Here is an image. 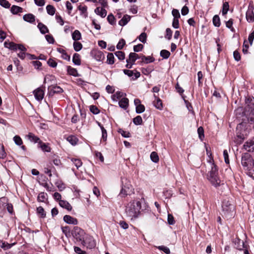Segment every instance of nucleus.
Returning <instances> with one entry per match:
<instances>
[{
  "label": "nucleus",
  "mask_w": 254,
  "mask_h": 254,
  "mask_svg": "<svg viewBox=\"0 0 254 254\" xmlns=\"http://www.w3.org/2000/svg\"><path fill=\"white\" fill-rule=\"evenodd\" d=\"M141 203L140 201L133 200L130 201L126 206L125 212L127 216L131 218H136L140 213Z\"/></svg>",
  "instance_id": "1"
},
{
  "label": "nucleus",
  "mask_w": 254,
  "mask_h": 254,
  "mask_svg": "<svg viewBox=\"0 0 254 254\" xmlns=\"http://www.w3.org/2000/svg\"><path fill=\"white\" fill-rule=\"evenodd\" d=\"M207 179L215 187L220 185L221 180L218 176V168L214 163L213 161L211 162V170L208 172Z\"/></svg>",
  "instance_id": "2"
},
{
  "label": "nucleus",
  "mask_w": 254,
  "mask_h": 254,
  "mask_svg": "<svg viewBox=\"0 0 254 254\" xmlns=\"http://www.w3.org/2000/svg\"><path fill=\"white\" fill-rule=\"evenodd\" d=\"M222 211L227 217H231L234 214V206L229 201L224 200L222 204Z\"/></svg>",
  "instance_id": "3"
},
{
  "label": "nucleus",
  "mask_w": 254,
  "mask_h": 254,
  "mask_svg": "<svg viewBox=\"0 0 254 254\" xmlns=\"http://www.w3.org/2000/svg\"><path fill=\"white\" fill-rule=\"evenodd\" d=\"M253 161L251 155L248 153L242 154L241 158V164L245 170H250L252 168L253 165L252 162Z\"/></svg>",
  "instance_id": "4"
},
{
  "label": "nucleus",
  "mask_w": 254,
  "mask_h": 254,
  "mask_svg": "<svg viewBox=\"0 0 254 254\" xmlns=\"http://www.w3.org/2000/svg\"><path fill=\"white\" fill-rule=\"evenodd\" d=\"M122 187L121 190L120 195L122 197H125L127 195H129L132 192V187L130 183L125 179L124 180L122 179Z\"/></svg>",
  "instance_id": "5"
},
{
  "label": "nucleus",
  "mask_w": 254,
  "mask_h": 254,
  "mask_svg": "<svg viewBox=\"0 0 254 254\" xmlns=\"http://www.w3.org/2000/svg\"><path fill=\"white\" fill-rule=\"evenodd\" d=\"M71 235L76 241L81 242L86 234L83 230L77 226H74L71 231Z\"/></svg>",
  "instance_id": "6"
},
{
  "label": "nucleus",
  "mask_w": 254,
  "mask_h": 254,
  "mask_svg": "<svg viewBox=\"0 0 254 254\" xmlns=\"http://www.w3.org/2000/svg\"><path fill=\"white\" fill-rule=\"evenodd\" d=\"M81 244L88 249H93L96 247V243L93 237L86 235L82 242Z\"/></svg>",
  "instance_id": "7"
},
{
  "label": "nucleus",
  "mask_w": 254,
  "mask_h": 254,
  "mask_svg": "<svg viewBox=\"0 0 254 254\" xmlns=\"http://www.w3.org/2000/svg\"><path fill=\"white\" fill-rule=\"evenodd\" d=\"M246 112H250L249 115H252V111L254 110V98L253 97H247L245 100Z\"/></svg>",
  "instance_id": "8"
},
{
  "label": "nucleus",
  "mask_w": 254,
  "mask_h": 254,
  "mask_svg": "<svg viewBox=\"0 0 254 254\" xmlns=\"http://www.w3.org/2000/svg\"><path fill=\"white\" fill-rule=\"evenodd\" d=\"M244 148L248 152L254 151V139L247 141L244 145Z\"/></svg>",
  "instance_id": "9"
},
{
  "label": "nucleus",
  "mask_w": 254,
  "mask_h": 254,
  "mask_svg": "<svg viewBox=\"0 0 254 254\" xmlns=\"http://www.w3.org/2000/svg\"><path fill=\"white\" fill-rule=\"evenodd\" d=\"M254 8L253 6H249L246 12V19L249 22L254 21Z\"/></svg>",
  "instance_id": "10"
},
{
  "label": "nucleus",
  "mask_w": 254,
  "mask_h": 254,
  "mask_svg": "<svg viewBox=\"0 0 254 254\" xmlns=\"http://www.w3.org/2000/svg\"><path fill=\"white\" fill-rule=\"evenodd\" d=\"M33 93L36 99L38 101H41L44 98V92L41 88L35 89Z\"/></svg>",
  "instance_id": "11"
},
{
  "label": "nucleus",
  "mask_w": 254,
  "mask_h": 254,
  "mask_svg": "<svg viewBox=\"0 0 254 254\" xmlns=\"http://www.w3.org/2000/svg\"><path fill=\"white\" fill-rule=\"evenodd\" d=\"M63 219L65 223L69 224L76 225L78 224L77 219L70 215H65L64 216Z\"/></svg>",
  "instance_id": "12"
},
{
  "label": "nucleus",
  "mask_w": 254,
  "mask_h": 254,
  "mask_svg": "<svg viewBox=\"0 0 254 254\" xmlns=\"http://www.w3.org/2000/svg\"><path fill=\"white\" fill-rule=\"evenodd\" d=\"M234 246L235 248L239 250H242L243 249L246 248L244 241L239 238H237L235 240Z\"/></svg>",
  "instance_id": "13"
},
{
  "label": "nucleus",
  "mask_w": 254,
  "mask_h": 254,
  "mask_svg": "<svg viewBox=\"0 0 254 254\" xmlns=\"http://www.w3.org/2000/svg\"><path fill=\"white\" fill-rule=\"evenodd\" d=\"M139 59H140V55L139 56L135 53H130L128 59L127 60L126 62L127 63H132V64H134L135 61Z\"/></svg>",
  "instance_id": "14"
},
{
  "label": "nucleus",
  "mask_w": 254,
  "mask_h": 254,
  "mask_svg": "<svg viewBox=\"0 0 254 254\" xmlns=\"http://www.w3.org/2000/svg\"><path fill=\"white\" fill-rule=\"evenodd\" d=\"M38 146L39 148H40L42 150L45 152H51V148L49 146V144L43 142L42 141H39V144H38Z\"/></svg>",
  "instance_id": "15"
},
{
  "label": "nucleus",
  "mask_w": 254,
  "mask_h": 254,
  "mask_svg": "<svg viewBox=\"0 0 254 254\" xmlns=\"http://www.w3.org/2000/svg\"><path fill=\"white\" fill-rule=\"evenodd\" d=\"M50 95H53L55 93H60L63 92V89L58 86H54L49 88Z\"/></svg>",
  "instance_id": "16"
},
{
  "label": "nucleus",
  "mask_w": 254,
  "mask_h": 254,
  "mask_svg": "<svg viewBox=\"0 0 254 254\" xmlns=\"http://www.w3.org/2000/svg\"><path fill=\"white\" fill-rule=\"evenodd\" d=\"M154 97L155 98V100L154 101V105L155 107L160 110H161L163 108V105L161 100L158 98L155 94H154Z\"/></svg>",
  "instance_id": "17"
},
{
  "label": "nucleus",
  "mask_w": 254,
  "mask_h": 254,
  "mask_svg": "<svg viewBox=\"0 0 254 254\" xmlns=\"http://www.w3.org/2000/svg\"><path fill=\"white\" fill-rule=\"evenodd\" d=\"M140 59H141V63H144L145 64H149L150 63H152L155 61V59L151 56H147L146 57L143 54L140 55Z\"/></svg>",
  "instance_id": "18"
},
{
  "label": "nucleus",
  "mask_w": 254,
  "mask_h": 254,
  "mask_svg": "<svg viewBox=\"0 0 254 254\" xmlns=\"http://www.w3.org/2000/svg\"><path fill=\"white\" fill-rule=\"evenodd\" d=\"M23 19L24 21L31 23H33L35 21V16L31 13H28L24 15L23 16Z\"/></svg>",
  "instance_id": "19"
},
{
  "label": "nucleus",
  "mask_w": 254,
  "mask_h": 254,
  "mask_svg": "<svg viewBox=\"0 0 254 254\" xmlns=\"http://www.w3.org/2000/svg\"><path fill=\"white\" fill-rule=\"evenodd\" d=\"M67 73L70 75H72L75 77L79 76L80 75L78 73L76 69L70 66H66Z\"/></svg>",
  "instance_id": "20"
},
{
  "label": "nucleus",
  "mask_w": 254,
  "mask_h": 254,
  "mask_svg": "<svg viewBox=\"0 0 254 254\" xmlns=\"http://www.w3.org/2000/svg\"><path fill=\"white\" fill-rule=\"evenodd\" d=\"M94 12L98 15H100L101 17L104 18L107 15V11L105 9L103 8H100L99 7H97Z\"/></svg>",
  "instance_id": "21"
},
{
  "label": "nucleus",
  "mask_w": 254,
  "mask_h": 254,
  "mask_svg": "<svg viewBox=\"0 0 254 254\" xmlns=\"http://www.w3.org/2000/svg\"><path fill=\"white\" fill-rule=\"evenodd\" d=\"M59 205L61 207L67 209V210H71L72 209L71 205L65 200H60Z\"/></svg>",
  "instance_id": "22"
},
{
  "label": "nucleus",
  "mask_w": 254,
  "mask_h": 254,
  "mask_svg": "<svg viewBox=\"0 0 254 254\" xmlns=\"http://www.w3.org/2000/svg\"><path fill=\"white\" fill-rule=\"evenodd\" d=\"M57 51L60 53L62 54V58L66 61H69L70 60V57L67 55L64 50L62 48H58L57 49Z\"/></svg>",
  "instance_id": "23"
},
{
  "label": "nucleus",
  "mask_w": 254,
  "mask_h": 254,
  "mask_svg": "<svg viewBox=\"0 0 254 254\" xmlns=\"http://www.w3.org/2000/svg\"><path fill=\"white\" fill-rule=\"evenodd\" d=\"M130 16L127 14L125 15L119 21V24L122 26L126 25L130 19Z\"/></svg>",
  "instance_id": "24"
},
{
  "label": "nucleus",
  "mask_w": 254,
  "mask_h": 254,
  "mask_svg": "<svg viewBox=\"0 0 254 254\" xmlns=\"http://www.w3.org/2000/svg\"><path fill=\"white\" fill-rule=\"evenodd\" d=\"M119 105L121 108L126 109L128 106V99L127 98H122L119 102Z\"/></svg>",
  "instance_id": "25"
},
{
  "label": "nucleus",
  "mask_w": 254,
  "mask_h": 254,
  "mask_svg": "<svg viewBox=\"0 0 254 254\" xmlns=\"http://www.w3.org/2000/svg\"><path fill=\"white\" fill-rule=\"evenodd\" d=\"M27 137L30 141L33 142L34 143H38V144H39V141H41L38 136L35 135L31 132H29L28 133L27 135Z\"/></svg>",
  "instance_id": "26"
},
{
  "label": "nucleus",
  "mask_w": 254,
  "mask_h": 254,
  "mask_svg": "<svg viewBox=\"0 0 254 254\" xmlns=\"http://www.w3.org/2000/svg\"><path fill=\"white\" fill-rule=\"evenodd\" d=\"M94 58L97 61H102L104 59L105 56L102 52L98 51L94 53Z\"/></svg>",
  "instance_id": "27"
},
{
  "label": "nucleus",
  "mask_w": 254,
  "mask_h": 254,
  "mask_svg": "<svg viewBox=\"0 0 254 254\" xmlns=\"http://www.w3.org/2000/svg\"><path fill=\"white\" fill-rule=\"evenodd\" d=\"M37 27L39 29L40 32L42 34H45L47 33H49V30L47 27L42 23H39Z\"/></svg>",
  "instance_id": "28"
},
{
  "label": "nucleus",
  "mask_w": 254,
  "mask_h": 254,
  "mask_svg": "<svg viewBox=\"0 0 254 254\" xmlns=\"http://www.w3.org/2000/svg\"><path fill=\"white\" fill-rule=\"evenodd\" d=\"M72 38L75 41H78L81 39V34L79 30H75L72 33Z\"/></svg>",
  "instance_id": "29"
},
{
  "label": "nucleus",
  "mask_w": 254,
  "mask_h": 254,
  "mask_svg": "<svg viewBox=\"0 0 254 254\" xmlns=\"http://www.w3.org/2000/svg\"><path fill=\"white\" fill-rule=\"evenodd\" d=\"M78 8L79 10L80 11V15H83V16L85 18L86 17H87V15H88V13L87 12V7L86 6H85V5L82 6L81 5H80L78 6Z\"/></svg>",
  "instance_id": "30"
},
{
  "label": "nucleus",
  "mask_w": 254,
  "mask_h": 254,
  "mask_svg": "<svg viewBox=\"0 0 254 254\" xmlns=\"http://www.w3.org/2000/svg\"><path fill=\"white\" fill-rule=\"evenodd\" d=\"M72 62L77 65H79L81 64V60L80 55L78 54L75 53L73 54L72 58Z\"/></svg>",
  "instance_id": "31"
},
{
  "label": "nucleus",
  "mask_w": 254,
  "mask_h": 254,
  "mask_svg": "<svg viewBox=\"0 0 254 254\" xmlns=\"http://www.w3.org/2000/svg\"><path fill=\"white\" fill-rule=\"evenodd\" d=\"M10 11L12 14H16L18 13L21 12L22 11V8L20 6L13 5L10 8Z\"/></svg>",
  "instance_id": "32"
},
{
  "label": "nucleus",
  "mask_w": 254,
  "mask_h": 254,
  "mask_svg": "<svg viewBox=\"0 0 254 254\" xmlns=\"http://www.w3.org/2000/svg\"><path fill=\"white\" fill-rule=\"evenodd\" d=\"M98 126L100 127L102 130V139L105 141L107 140V132L106 129L101 125V123L98 122Z\"/></svg>",
  "instance_id": "33"
},
{
  "label": "nucleus",
  "mask_w": 254,
  "mask_h": 254,
  "mask_svg": "<svg viewBox=\"0 0 254 254\" xmlns=\"http://www.w3.org/2000/svg\"><path fill=\"white\" fill-rule=\"evenodd\" d=\"M4 45L5 48H7L10 50H16V46H17V44H15L13 42H8V43L7 42H4Z\"/></svg>",
  "instance_id": "34"
},
{
  "label": "nucleus",
  "mask_w": 254,
  "mask_h": 254,
  "mask_svg": "<svg viewBox=\"0 0 254 254\" xmlns=\"http://www.w3.org/2000/svg\"><path fill=\"white\" fill-rule=\"evenodd\" d=\"M46 10L48 14L53 16L55 14L56 10L54 6L49 4L46 6Z\"/></svg>",
  "instance_id": "35"
},
{
  "label": "nucleus",
  "mask_w": 254,
  "mask_h": 254,
  "mask_svg": "<svg viewBox=\"0 0 254 254\" xmlns=\"http://www.w3.org/2000/svg\"><path fill=\"white\" fill-rule=\"evenodd\" d=\"M67 140L72 145H74L77 144L78 139L74 135H70L67 138Z\"/></svg>",
  "instance_id": "36"
},
{
  "label": "nucleus",
  "mask_w": 254,
  "mask_h": 254,
  "mask_svg": "<svg viewBox=\"0 0 254 254\" xmlns=\"http://www.w3.org/2000/svg\"><path fill=\"white\" fill-rule=\"evenodd\" d=\"M47 199V194L44 192H40L38 196L37 199L40 202H45V200Z\"/></svg>",
  "instance_id": "37"
},
{
  "label": "nucleus",
  "mask_w": 254,
  "mask_h": 254,
  "mask_svg": "<svg viewBox=\"0 0 254 254\" xmlns=\"http://www.w3.org/2000/svg\"><path fill=\"white\" fill-rule=\"evenodd\" d=\"M73 46L74 50L76 52L80 51L83 47L82 44L80 42L77 41L74 42Z\"/></svg>",
  "instance_id": "38"
},
{
  "label": "nucleus",
  "mask_w": 254,
  "mask_h": 254,
  "mask_svg": "<svg viewBox=\"0 0 254 254\" xmlns=\"http://www.w3.org/2000/svg\"><path fill=\"white\" fill-rule=\"evenodd\" d=\"M150 159L154 163H157L159 161V156L156 152H152L150 154Z\"/></svg>",
  "instance_id": "39"
},
{
  "label": "nucleus",
  "mask_w": 254,
  "mask_h": 254,
  "mask_svg": "<svg viewBox=\"0 0 254 254\" xmlns=\"http://www.w3.org/2000/svg\"><path fill=\"white\" fill-rule=\"evenodd\" d=\"M213 23L216 27H219L220 26V20L218 15H215L213 16Z\"/></svg>",
  "instance_id": "40"
},
{
  "label": "nucleus",
  "mask_w": 254,
  "mask_h": 254,
  "mask_svg": "<svg viewBox=\"0 0 254 254\" xmlns=\"http://www.w3.org/2000/svg\"><path fill=\"white\" fill-rule=\"evenodd\" d=\"M114 56L113 53H109L107 55V63L109 64H113L114 63Z\"/></svg>",
  "instance_id": "41"
},
{
  "label": "nucleus",
  "mask_w": 254,
  "mask_h": 254,
  "mask_svg": "<svg viewBox=\"0 0 254 254\" xmlns=\"http://www.w3.org/2000/svg\"><path fill=\"white\" fill-rule=\"evenodd\" d=\"M170 55V52L166 50H162L160 52V56L165 59H168Z\"/></svg>",
  "instance_id": "42"
},
{
  "label": "nucleus",
  "mask_w": 254,
  "mask_h": 254,
  "mask_svg": "<svg viewBox=\"0 0 254 254\" xmlns=\"http://www.w3.org/2000/svg\"><path fill=\"white\" fill-rule=\"evenodd\" d=\"M229 9V5L228 2H225L223 4L222 13L223 15L226 14Z\"/></svg>",
  "instance_id": "43"
},
{
  "label": "nucleus",
  "mask_w": 254,
  "mask_h": 254,
  "mask_svg": "<svg viewBox=\"0 0 254 254\" xmlns=\"http://www.w3.org/2000/svg\"><path fill=\"white\" fill-rule=\"evenodd\" d=\"M133 123L135 125H140L142 123V119L141 116H137L133 119Z\"/></svg>",
  "instance_id": "44"
},
{
  "label": "nucleus",
  "mask_w": 254,
  "mask_h": 254,
  "mask_svg": "<svg viewBox=\"0 0 254 254\" xmlns=\"http://www.w3.org/2000/svg\"><path fill=\"white\" fill-rule=\"evenodd\" d=\"M13 140L15 143L18 146H20L22 144L23 141L21 137L18 135H15L13 137Z\"/></svg>",
  "instance_id": "45"
},
{
  "label": "nucleus",
  "mask_w": 254,
  "mask_h": 254,
  "mask_svg": "<svg viewBox=\"0 0 254 254\" xmlns=\"http://www.w3.org/2000/svg\"><path fill=\"white\" fill-rule=\"evenodd\" d=\"M147 34L145 32L142 33L138 37L139 40L143 43L146 42Z\"/></svg>",
  "instance_id": "46"
},
{
  "label": "nucleus",
  "mask_w": 254,
  "mask_h": 254,
  "mask_svg": "<svg viewBox=\"0 0 254 254\" xmlns=\"http://www.w3.org/2000/svg\"><path fill=\"white\" fill-rule=\"evenodd\" d=\"M233 24V20L232 19H230L228 21H227L226 22V26L228 28L230 29L231 31L234 32L235 31L234 28L232 26Z\"/></svg>",
  "instance_id": "47"
},
{
  "label": "nucleus",
  "mask_w": 254,
  "mask_h": 254,
  "mask_svg": "<svg viewBox=\"0 0 254 254\" xmlns=\"http://www.w3.org/2000/svg\"><path fill=\"white\" fill-rule=\"evenodd\" d=\"M90 111L94 115L98 114L100 113V110L96 106L94 105L90 106Z\"/></svg>",
  "instance_id": "48"
},
{
  "label": "nucleus",
  "mask_w": 254,
  "mask_h": 254,
  "mask_svg": "<svg viewBox=\"0 0 254 254\" xmlns=\"http://www.w3.org/2000/svg\"><path fill=\"white\" fill-rule=\"evenodd\" d=\"M115 55L120 60H123L125 58V53L122 51H117L115 53Z\"/></svg>",
  "instance_id": "49"
},
{
  "label": "nucleus",
  "mask_w": 254,
  "mask_h": 254,
  "mask_svg": "<svg viewBox=\"0 0 254 254\" xmlns=\"http://www.w3.org/2000/svg\"><path fill=\"white\" fill-rule=\"evenodd\" d=\"M145 111V107L143 105L140 104L138 106L136 107L135 111L137 114H141Z\"/></svg>",
  "instance_id": "50"
},
{
  "label": "nucleus",
  "mask_w": 254,
  "mask_h": 254,
  "mask_svg": "<svg viewBox=\"0 0 254 254\" xmlns=\"http://www.w3.org/2000/svg\"><path fill=\"white\" fill-rule=\"evenodd\" d=\"M37 212L38 214L41 215V217L42 218H44L46 217V213H45L44 209L42 206L37 207Z\"/></svg>",
  "instance_id": "51"
},
{
  "label": "nucleus",
  "mask_w": 254,
  "mask_h": 254,
  "mask_svg": "<svg viewBox=\"0 0 254 254\" xmlns=\"http://www.w3.org/2000/svg\"><path fill=\"white\" fill-rule=\"evenodd\" d=\"M118 132L124 137L127 138L130 136V133L128 131H125L123 129L120 128Z\"/></svg>",
  "instance_id": "52"
},
{
  "label": "nucleus",
  "mask_w": 254,
  "mask_h": 254,
  "mask_svg": "<svg viewBox=\"0 0 254 254\" xmlns=\"http://www.w3.org/2000/svg\"><path fill=\"white\" fill-rule=\"evenodd\" d=\"M157 248L160 251H163L166 254H170V249L166 246H160L157 247Z\"/></svg>",
  "instance_id": "53"
},
{
  "label": "nucleus",
  "mask_w": 254,
  "mask_h": 254,
  "mask_svg": "<svg viewBox=\"0 0 254 254\" xmlns=\"http://www.w3.org/2000/svg\"><path fill=\"white\" fill-rule=\"evenodd\" d=\"M71 161L76 167L77 169H78L82 165V163L80 159L72 158Z\"/></svg>",
  "instance_id": "54"
},
{
  "label": "nucleus",
  "mask_w": 254,
  "mask_h": 254,
  "mask_svg": "<svg viewBox=\"0 0 254 254\" xmlns=\"http://www.w3.org/2000/svg\"><path fill=\"white\" fill-rule=\"evenodd\" d=\"M125 44H126V42L124 39H120L117 45V48L118 50H122Z\"/></svg>",
  "instance_id": "55"
},
{
  "label": "nucleus",
  "mask_w": 254,
  "mask_h": 254,
  "mask_svg": "<svg viewBox=\"0 0 254 254\" xmlns=\"http://www.w3.org/2000/svg\"><path fill=\"white\" fill-rule=\"evenodd\" d=\"M0 5L6 8L10 7V3L6 0H0Z\"/></svg>",
  "instance_id": "56"
},
{
  "label": "nucleus",
  "mask_w": 254,
  "mask_h": 254,
  "mask_svg": "<svg viewBox=\"0 0 254 254\" xmlns=\"http://www.w3.org/2000/svg\"><path fill=\"white\" fill-rule=\"evenodd\" d=\"M223 156H224V161H225V162L226 163V164H229L230 162H229V159L228 152L227 149L224 150Z\"/></svg>",
  "instance_id": "57"
},
{
  "label": "nucleus",
  "mask_w": 254,
  "mask_h": 254,
  "mask_svg": "<svg viewBox=\"0 0 254 254\" xmlns=\"http://www.w3.org/2000/svg\"><path fill=\"white\" fill-rule=\"evenodd\" d=\"M107 20L109 23L114 25L115 23V18L112 14H110L107 17Z\"/></svg>",
  "instance_id": "58"
},
{
  "label": "nucleus",
  "mask_w": 254,
  "mask_h": 254,
  "mask_svg": "<svg viewBox=\"0 0 254 254\" xmlns=\"http://www.w3.org/2000/svg\"><path fill=\"white\" fill-rule=\"evenodd\" d=\"M12 245L8 244L6 242H2L1 245H0V247L2 248L4 250H6L10 249L12 247Z\"/></svg>",
  "instance_id": "59"
},
{
  "label": "nucleus",
  "mask_w": 254,
  "mask_h": 254,
  "mask_svg": "<svg viewBox=\"0 0 254 254\" xmlns=\"http://www.w3.org/2000/svg\"><path fill=\"white\" fill-rule=\"evenodd\" d=\"M47 64L53 68L56 67L57 65V63L52 59H50L48 61Z\"/></svg>",
  "instance_id": "60"
},
{
  "label": "nucleus",
  "mask_w": 254,
  "mask_h": 254,
  "mask_svg": "<svg viewBox=\"0 0 254 254\" xmlns=\"http://www.w3.org/2000/svg\"><path fill=\"white\" fill-rule=\"evenodd\" d=\"M197 132L199 135V138L202 140L204 137V130L202 127H200L197 129Z\"/></svg>",
  "instance_id": "61"
},
{
  "label": "nucleus",
  "mask_w": 254,
  "mask_h": 254,
  "mask_svg": "<svg viewBox=\"0 0 254 254\" xmlns=\"http://www.w3.org/2000/svg\"><path fill=\"white\" fill-rule=\"evenodd\" d=\"M168 223L169 225H174L175 223L173 216L171 214H168Z\"/></svg>",
  "instance_id": "62"
},
{
  "label": "nucleus",
  "mask_w": 254,
  "mask_h": 254,
  "mask_svg": "<svg viewBox=\"0 0 254 254\" xmlns=\"http://www.w3.org/2000/svg\"><path fill=\"white\" fill-rule=\"evenodd\" d=\"M143 48V45L141 44H138L137 45L134 46L133 51L134 52H138L141 51Z\"/></svg>",
  "instance_id": "63"
},
{
  "label": "nucleus",
  "mask_w": 254,
  "mask_h": 254,
  "mask_svg": "<svg viewBox=\"0 0 254 254\" xmlns=\"http://www.w3.org/2000/svg\"><path fill=\"white\" fill-rule=\"evenodd\" d=\"M248 121L251 124H254V110L252 111V115H249L248 117Z\"/></svg>",
  "instance_id": "64"
}]
</instances>
